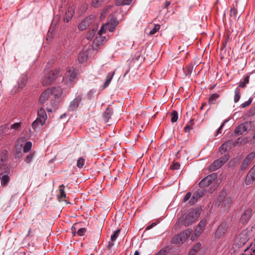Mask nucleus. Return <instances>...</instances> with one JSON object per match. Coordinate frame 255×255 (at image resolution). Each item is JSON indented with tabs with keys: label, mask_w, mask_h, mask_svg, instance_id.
Segmentation results:
<instances>
[{
	"label": "nucleus",
	"mask_w": 255,
	"mask_h": 255,
	"mask_svg": "<svg viewBox=\"0 0 255 255\" xmlns=\"http://www.w3.org/2000/svg\"><path fill=\"white\" fill-rule=\"evenodd\" d=\"M233 145V142L232 140H229L224 142L219 148V151L225 152L227 150L228 148H231V146Z\"/></svg>",
	"instance_id": "nucleus-28"
},
{
	"label": "nucleus",
	"mask_w": 255,
	"mask_h": 255,
	"mask_svg": "<svg viewBox=\"0 0 255 255\" xmlns=\"http://www.w3.org/2000/svg\"><path fill=\"white\" fill-rule=\"evenodd\" d=\"M192 230L188 229L175 236L173 239H188L192 233Z\"/></svg>",
	"instance_id": "nucleus-17"
},
{
	"label": "nucleus",
	"mask_w": 255,
	"mask_h": 255,
	"mask_svg": "<svg viewBox=\"0 0 255 255\" xmlns=\"http://www.w3.org/2000/svg\"><path fill=\"white\" fill-rule=\"evenodd\" d=\"M228 122L227 120H225L222 124L221 125V126L219 127V128L217 129L215 133V136H217L219 134L221 133L222 132V130L223 128L224 127L225 124L226 123Z\"/></svg>",
	"instance_id": "nucleus-53"
},
{
	"label": "nucleus",
	"mask_w": 255,
	"mask_h": 255,
	"mask_svg": "<svg viewBox=\"0 0 255 255\" xmlns=\"http://www.w3.org/2000/svg\"><path fill=\"white\" fill-rule=\"evenodd\" d=\"M51 96V92L50 89H47L44 91L40 95L39 102L40 104H44Z\"/></svg>",
	"instance_id": "nucleus-18"
},
{
	"label": "nucleus",
	"mask_w": 255,
	"mask_h": 255,
	"mask_svg": "<svg viewBox=\"0 0 255 255\" xmlns=\"http://www.w3.org/2000/svg\"><path fill=\"white\" fill-rule=\"evenodd\" d=\"M113 114L112 108H107L103 114V117L106 123H107Z\"/></svg>",
	"instance_id": "nucleus-26"
},
{
	"label": "nucleus",
	"mask_w": 255,
	"mask_h": 255,
	"mask_svg": "<svg viewBox=\"0 0 255 255\" xmlns=\"http://www.w3.org/2000/svg\"><path fill=\"white\" fill-rule=\"evenodd\" d=\"M249 78L250 77L249 75L245 76L244 78L243 81L240 83L239 87L241 88L245 87L246 85L249 82Z\"/></svg>",
	"instance_id": "nucleus-39"
},
{
	"label": "nucleus",
	"mask_w": 255,
	"mask_h": 255,
	"mask_svg": "<svg viewBox=\"0 0 255 255\" xmlns=\"http://www.w3.org/2000/svg\"><path fill=\"white\" fill-rule=\"evenodd\" d=\"M201 246V244L200 243H198L192 248V249L194 250L195 252L197 253L200 249Z\"/></svg>",
	"instance_id": "nucleus-57"
},
{
	"label": "nucleus",
	"mask_w": 255,
	"mask_h": 255,
	"mask_svg": "<svg viewBox=\"0 0 255 255\" xmlns=\"http://www.w3.org/2000/svg\"><path fill=\"white\" fill-rule=\"evenodd\" d=\"M85 159L83 157H80L77 160V166L79 168H80V169L82 168L85 165Z\"/></svg>",
	"instance_id": "nucleus-42"
},
{
	"label": "nucleus",
	"mask_w": 255,
	"mask_h": 255,
	"mask_svg": "<svg viewBox=\"0 0 255 255\" xmlns=\"http://www.w3.org/2000/svg\"><path fill=\"white\" fill-rule=\"evenodd\" d=\"M88 56L87 50H82L78 55V60L80 63H83L87 61Z\"/></svg>",
	"instance_id": "nucleus-25"
},
{
	"label": "nucleus",
	"mask_w": 255,
	"mask_h": 255,
	"mask_svg": "<svg viewBox=\"0 0 255 255\" xmlns=\"http://www.w3.org/2000/svg\"><path fill=\"white\" fill-rule=\"evenodd\" d=\"M233 202V198L227 197V192L222 191L220 192L215 202V206L221 207L223 210H228L231 207Z\"/></svg>",
	"instance_id": "nucleus-2"
},
{
	"label": "nucleus",
	"mask_w": 255,
	"mask_h": 255,
	"mask_svg": "<svg viewBox=\"0 0 255 255\" xmlns=\"http://www.w3.org/2000/svg\"><path fill=\"white\" fill-rule=\"evenodd\" d=\"M247 130V128L244 124H242L238 126L235 129V133L237 135H242Z\"/></svg>",
	"instance_id": "nucleus-27"
},
{
	"label": "nucleus",
	"mask_w": 255,
	"mask_h": 255,
	"mask_svg": "<svg viewBox=\"0 0 255 255\" xmlns=\"http://www.w3.org/2000/svg\"><path fill=\"white\" fill-rule=\"evenodd\" d=\"M255 181V164L250 170L246 176L245 183L246 185H250Z\"/></svg>",
	"instance_id": "nucleus-11"
},
{
	"label": "nucleus",
	"mask_w": 255,
	"mask_h": 255,
	"mask_svg": "<svg viewBox=\"0 0 255 255\" xmlns=\"http://www.w3.org/2000/svg\"><path fill=\"white\" fill-rule=\"evenodd\" d=\"M191 125H187L184 128V130L186 132H189L193 128L192 125L193 124V120H191L190 121Z\"/></svg>",
	"instance_id": "nucleus-47"
},
{
	"label": "nucleus",
	"mask_w": 255,
	"mask_h": 255,
	"mask_svg": "<svg viewBox=\"0 0 255 255\" xmlns=\"http://www.w3.org/2000/svg\"><path fill=\"white\" fill-rule=\"evenodd\" d=\"M115 74V72L109 73L107 76L106 80L103 86V89L107 88L110 84L113 77Z\"/></svg>",
	"instance_id": "nucleus-30"
},
{
	"label": "nucleus",
	"mask_w": 255,
	"mask_h": 255,
	"mask_svg": "<svg viewBox=\"0 0 255 255\" xmlns=\"http://www.w3.org/2000/svg\"><path fill=\"white\" fill-rule=\"evenodd\" d=\"M10 133V129L7 125H3L0 127V139Z\"/></svg>",
	"instance_id": "nucleus-21"
},
{
	"label": "nucleus",
	"mask_w": 255,
	"mask_h": 255,
	"mask_svg": "<svg viewBox=\"0 0 255 255\" xmlns=\"http://www.w3.org/2000/svg\"><path fill=\"white\" fill-rule=\"evenodd\" d=\"M245 243L241 242L240 240H238V242L234 243L233 246V249L234 250V252H238V250H241V251H246L248 248L244 247Z\"/></svg>",
	"instance_id": "nucleus-24"
},
{
	"label": "nucleus",
	"mask_w": 255,
	"mask_h": 255,
	"mask_svg": "<svg viewBox=\"0 0 255 255\" xmlns=\"http://www.w3.org/2000/svg\"><path fill=\"white\" fill-rule=\"evenodd\" d=\"M51 92V96L53 95L55 99H59L63 94V91L61 87H52L50 89Z\"/></svg>",
	"instance_id": "nucleus-22"
},
{
	"label": "nucleus",
	"mask_w": 255,
	"mask_h": 255,
	"mask_svg": "<svg viewBox=\"0 0 255 255\" xmlns=\"http://www.w3.org/2000/svg\"><path fill=\"white\" fill-rule=\"evenodd\" d=\"M160 25L158 24H154V27L149 32V35H152L159 31Z\"/></svg>",
	"instance_id": "nucleus-43"
},
{
	"label": "nucleus",
	"mask_w": 255,
	"mask_h": 255,
	"mask_svg": "<svg viewBox=\"0 0 255 255\" xmlns=\"http://www.w3.org/2000/svg\"><path fill=\"white\" fill-rule=\"evenodd\" d=\"M41 126V120L36 119L32 124V127L33 129H36L39 125Z\"/></svg>",
	"instance_id": "nucleus-45"
},
{
	"label": "nucleus",
	"mask_w": 255,
	"mask_h": 255,
	"mask_svg": "<svg viewBox=\"0 0 255 255\" xmlns=\"http://www.w3.org/2000/svg\"><path fill=\"white\" fill-rule=\"evenodd\" d=\"M220 97V95L217 93H214L211 95L208 99V104L210 105L215 104L216 100Z\"/></svg>",
	"instance_id": "nucleus-31"
},
{
	"label": "nucleus",
	"mask_w": 255,
	"mask_h": 255,
	"mask_svg": "<svg viewBox=\"0 0 255 255\" xmlns=\"http://www.w3.org/2000/svg\"><path fill=\"white\" fill-rule=\"evenodd\" d=\"M252 213V210L250 208L245 209L241 218V222L242 224L246 223L251 218Z\"/></svg>",
	"instance_id": "nucleus-15"
},
{
	"label": "nucleus",
	"mask_w": 255,
	"mask_h": 255,
	"mask_svg": "<svg viewBox=\"0 0 255 255\" xmlns=\"http://www.w3.org/2000/svg\"><path fill=\"white\" fill-rule=\"evenodd\" d=\"M74 13V8L72 6H66L64 8V12L63 15V20L65 22H68L72 19Z\"/></svg>",
	"instance_id": "nucleus-9"
},
{
	"label": "nucleus",
	"mask_w": 255,
	"mask_h": 255,
	"mask_svg": "<svg viewBox=\"0 0 255 255\" xmlns=\"http://www.w3.org/2000/svg\"><path fill=\"white\" fill-rule=\"evenodd\" d=\"M94 21V17L91 16L88 17L83 20L78 25V28L80 30H83L85 29L88 26H89Z\"/></svg>",
	"instance_id": "nucleus-13"
},
{
	"label": "nucleus",
	"mask_w": 255,
	"mask_h": 255,
	"mask_svg": "<svg viewBox=\"0 0 255 255\" xmlns=\"http://www.w3.org/2000/svg\"><path fill=\"white\" fill-rule=\"evenodd\" d=\"M204 195V191L202 189H199L197 191L195 192L190 200H189V203L191 205H193L195 204L197 201L202 197Z\"/></svg>",
	"instance_id": "nucleus-14"
},
{
	"label": "nucleus",
	"mask_w": 255,
	"mask_h": 255,
	"mask_svg": "<svg viewBox=\"0 0 255 255\" xmlns=\"http://www.w3.org/2000/svg\"><path fill=\"white\" fill-rule=\"evenodd\" d=\"M252 102V98H250L247 101H246L245 102L243 103L241 106L242 108H246L248 106H249Z\"/></svg>",
	"instance_id": "nucleus-56"
},
{
	"label": "nucleus",
	"mask_w": 255,
	"mask_h": 255,
	"mask_svg": "<svg viewBox=\"0 0 255 255\" xmlns=\"http://www.w3.org/2000/svg\"><path fill=\"white\" fill-rule=\"evenodd\" d=\"M182 241V240H180V241H178V240H172V242L170 245L165 246L164 248L161 249L155 255H167L169 251L173 249L174 246H173V244H182L183 242Z\"/></svg>",
	"instance_id": "nucleus-10"
},
{
	"label": "nucleus",
	"mask_w": 255,
	"mask_h": 255,
	"mask_svg": "<svg viewBox=\"0 0 255 255\" xmlns=\"http://www.w3.org/2000/svg\"><path fill=\"white\" fill-rule=\"evenodd\" d=\"M82 98L83 97L82 95H78L76 96L75 99L70 102L68 110L69 111H74L76 110L78 108L80 103L82 101Z\"/></svg>",
	"instance_id": "nucleus-12"
},
{
	"label": "nucleus",
	"mask_w": 255,
	"mask_h": 255,
	"mask_svg": "<svg viewBox=\"0 0 255 255\" xmlns=\"http://www.w3.org/2000/svg\"><path fill=\"white\" fill-rule=\"evenodd\" d=\"M27 79L25 77H22L18 80L17 85L18 89L21 91L26 84Z\"/></svg>",
	"instance_id": "nucleus-32"
},
{
	"label": "nucleus",
	"mask_w": 255,
	"mask_h": 255,
	"mask_svg": "<svg viewBox=\"0 0 255 255\" xmlns=\"http://www.w3.org/2000/svg\"><path fill=\"white\" fill-rule=\"evenodd\" d=\"M21 127V124L20 123H15L10 126L9 127L10 131L11 130H18Z\"/></svg>",
	"instance_id": "nucleus-46"
},
{
	"label": "nucleus",
	"mask_w": 255,
	"mask_h": 255,
	"mask_svg": "<svg viewBox=\"0 0 255 255\" xmlns=\"http://www.w3.org/2000/svg\"><path fill=\"white\" fill-rule=\"evenodd\" d=\"M4 163L3 161H1V159H0V168L3 166H4Z\"/></svg>",
	"instance_id": "nucleus-63"
},
{
	"label": "nucleus",
	"mask_w": 255,
	"mask_h": 255,
	"mask_svg": "<svg viewBox=\"0 0 255 255\" xmlns=\"http://www.w3.org/2000/svg\"><path fill=\"white\" fill-rule=\"evenodd\" d=\"M228 228V224L226 221L221 223L215 232V238L217 239L223 238L225 233L227 232Z\"/></svg>",
	"instance_id": "nucleus-8"
},
{
	"label": "nucleus",
	"mask_w": 255,
	"mask_h": 255,
	"mask_svg": "<svg viewBox=\"0 0 255 255\" xmlns=\"http://www.w3.org/2000/svg\"><path fill=\"white\" fill-rule=\"evenodd\" d=\"M200 213L199 210L191 209L181 221V224L185 226H188L196 222L199 217Z\"/></svg>",
	"instance_id": "nucleus-3"
},
{
	"label": "nucleus",
	"mask_w": 255,
	"mask_h": 255,
	"mask_svg": "<svg viewBox=\"0 0 255 255\" xmlns=\"http://www.w3.org/2000/svg\"><path fill=\"white\" fill-rule=\"evenodd\" d=\"M180 167V164L179 162H173V164L170 166V168L172 170H177Z\"/></svg>",
	"instance_id": "nucleus-51"
},
{
	"label": "nucleus",
	"mask_w": 255,
	"mask_h": 255,
	"mask_svg": "<svg viewBox=\"0 0 255 255\" xmlns=\"http://www.w3.org/2000/svg\"><path fill=\"white\" fill-rule=\"evenodd\" d=\"M170 4V2H168V1H166L165 3V6H164V7L165 8H166L167 7V6L169 5Z\"/></svg>",
	"instance_id": "nucleus-64"
},
{
	"label": "nucleus",
	"mask_w": 255,
	"mask_h": 255,
	"mask_svg": "<svg viewBox=\"0 0 255 255\" xmlns=\"http://www.w3.org/2000/svg\"><path fill=\"white\" fill-rule=\"evenodd\" d=\"M238 10L234 7H231L230 10V17L231 21H236L238 19L237 18Z\"/></svg>",
	"instance_id": "nucleus-29"
},
{
	"label": "nucleus",
	"mask_w": 255,
	"mask_h": 255,
	"mask_svg": "<svg viewBox=\"0 0 255 255\" xmlns=\"http://www.w3.org/2000/svg\"><path fill=\"white\" fill-rule=\"evenodd\" d=\"M121 232L120 229H118L116 231L114 232L113 234H112L111 236V239H117V238L118 237L119 235Z\"/></svg>",
	"instance_id": "nucleus-54"
},
{
	"label": "nucleus",
	"mask_w": 255,
	"mask_h": 255,
	"mask_svg": "<svg viewBox=\"0 0 255 255\" xmlns=\"http://www.w3.org/2000/svg\"><path fill=\"white\" fill-rule=\"evenodd\" d=\"M77 73L74 69H69L65 73V77L70 82H73L76 79Z\"/></svg>",
	"instance_id": "nucleus-20"
},
{
	"label": "nucleus",
	"mask_w": 255,
	"mask_h": 255,
	"mask_svg": "<svg viewBox=\"0 0 255 255\" xmlns=\"http://www.w3.org/2000/svg\"><path fill=\"white\" fill-rule=\"evenodd\" d=\"M228 39H226L225 40V41L223 43V47H222V49L225 48L227 44V42H228Z\"/></svg>",
	"instance_id": "nucleus-62"
},
{
	"label": "nucleus",
	"mask_w": 255,
	"mask_h": 255,
	"mask_svg": "<svg viewBox=\"0 0 255 255\" xmlns=\"http://www.w3.org/2000/svg\"><path fill=\"white\" fill-rule=\"evenodd\" d=\"M47 118V114L43 108H41L38 110L37 119L41 120V126H42L45 124Z\"/></svg>",
	"instance_id": "nucleus-16"
},
{
	"label": "nucleus",
	"mask_w": 255,
	"mask_h": 255,
	"mask_svg": "<svg viewBox=\"0 0 255 255\" xmlns=\"http://www.w3.org/2000/svg\"><path fill=\"white\" fill-rule=\"evenodd\" d=\"M8 158V151L6 149H2L0 153V159L5 162Z\"/></svg>",
	"instance_id": "nucleus-37"
},
{
	"label": "nucleus",
	"mask_w": 255,
	"mask_h": 255,
	"mask_svg": "<svg viewBox=\"0 0 255 255\" xmlns=\"http://www.w3.org/2000/svg\"><path fill=\"white\" fill-rule=\"evenodd\" d=\"M15 156L17 158H20L22 157V153L21 152L20 148H16L15 150Z\"/></svg>",
	"instance_id": "nucleus-50"
},
{
	"label": "nucleus",
	"mask_w": 255,
	"mask_h": 255,
	"mask_svg": "<svg viewBox=\"0 0 255 255\" xmlns=\"http://www.w3.org/2000/svg\"><path fill=\"white\" fill-rule=\"evenodd\" d=\"M191 193L190 192H188L186 193V194L183 197V199L182 200V202H186L190 198H191Z\"/></svg>",
	"instance_id": "nucleus-55"
},
{
	"label": "nucleus",
	"mask_w": 255,
	"mask_h": 255,
	"mask_svg": "<svg viewBox=\"0 0 255 255\" xmlns=\"http://www.w3.org/2000/svg\"><path fill=\"white\" fill-rule=\"evenodd\" d=\"M86 232V229L84 228H82L78 230L77 232L76 233H75L74 236H75L76 234L79 236H83Z\"/></svg>",
	"instance_id": "nucleus-48"
},
{
	"label": "nucleus",
	"mask_w": 255,
	"mask_h": 255,
	"mask_svg": "<svg viewBox=\"0 0 255 255\" xmlns=\"http://www.w3.org/2000/svg\"><path fill=\"white\" fill-rule=\"evenodd\" d=\"M156 225H157V223H155V222L152 223L151 224H150V225H148L146 227L145 230L146 231L149 230L151 229V228H152L153 227H154V226H155Z\"/></svg>",
	"instance_id": "nucleus-58"
},
{
	"label": "nucleus",
	"mask_w": 255,
	"mask_h": 255,
	"mask_svg": "<svg viewBox=\"0 0 255 255\" xmlns=\"http://www.w3.org/2000/svg\"><path fill=\"white\" fill-rule=\"evenodd\" d=\"M33 156H34L33 153H31L28 154L26 156L25 159H24L25 162H26L27 163H29V162H30L32 159L33 157Z\"/></svg>",
	"instance_id": "nucleus-52"
},
{
	"label": "nucleus",
	"mask_w": 255,
	"mask_h": 255,
	"mask_svg": "<svg viewBox=\"0 0 255 255\" xmlns=\"http://www.w3.org/2000/svg\"><path fill=\"white\" fill-rule=\"evenodd\" d=\"M250 248L251 250H252L253 252H255V243L254 244V245H253V244H252L251 245V246H250Z\"/></svg>",
	"instance_id": "nucleus-60"
},
{
	"label": "nucleus",
	"mask_w": 255,
	"mask_h": 255,
	"mask_svg": "<svg viewBox=\"0 0 255 255\" xmlns=\"http://www.w3.org/2000/svg\"><path fill=\"white\" fill-rule=\"evenodd\" d=\"M132 0H116L115 3L117 6L129 5Z\"/></svg>",
	"instance_id": "nucleus-36"
},
{
	"label": "nucleus",
	"mask_w": 255,
	"mask_h": 255,
	"mask_svg": "<svg viewBox=\"0 0 255 255\" xmlns=\"http://www.w3.org/2000/svg\"><path fill=\"white\" fill-rule=\"evenodd\" d=\"M217 178V173H214L203 178L199 183V186L205 187L209 186Z\"/></svg>",
	"instance_id": "nucleus-7"
},
{
	"label": "nucleus",
	"mask_w": 255,
	"mask_h": 255,
	"mask_svg": "<svg viewBox=\"0 0 255 255\" xmlns=\"http://www.w3.org/2000/svg\"><path fill=\"white\" fill-rule=\"evenodd\" d=\"M197 253L195 252V251L193 249H191L188 255H195Z\"/></svg>",
	"instance_id": "nucleus-61"
},
{
	"label": "nucleus",
	"mask_w": 255,
	"mask_h": 255,
	"mask_svg": "<svg viewBox=\"0 0 255 255\" xmlns=\"http://www.w3.org/2000/svg\"><path fill=\"white\" fill-rule=\"evenodd\" d=\"M114 240H110L108 242V245L107 247L109 249H110L114 245Z\"/></svg>",
	"instance_id": "nucleus-59"
},
{
	"label": "nucleus",
	"mask_w": 255,
	"mask_h": 255,
	"mask_svg": "<svg viewBox=\"0 0 255 255\" xmlns=\"http://www.w3.org/2000/svg\"><path fill=\"white\" fill-rule=\"evenodd\" d=\"M206 223V221L205 220H202L200 222L194 231L195 236L198 237L199 235L203 232Z\"/></svg>",
	"instance_id": "nucleus-23"
},
{
	"label": "nucleus",
	"mask_w": 255,
	"mask_h": 255,
	"mask_svg": "<svg viewBox=\"0 0 255 255\" xmlns=\"http://www.w3.org/2000/svg\"><path fill=\"white\" fill-rule=\"evenodd\" d=\"M194 69V65L192 64H190L187 65L184 70V73L186 76H190L192 73Z\"/></svg>",
	"instance_id": "nucleus-34"
},
{
	"label": "nucleus",
	"mask_w": 255,
	"mask_h": 255,
	"mask_svg": "<svg viewBox=\"0 0 255 255\" xmlns=\"http://www.w3.org/2000/svg\"><path fill=\"white\" fill-rule=\"evenodd\" d=\"M118 24L119 21L117 18H114L111 19V21L103 25L98 32L95 40L98 42H101L102 43L105 40H106L105 37L101 36L103 33L105 32L107 30L111 32H113L115 30L116 27Z\"/></svg>",
	"instance_id": "nucleus-1"
},
{
	"label": "nucleus",
	"mask_w": 255,
	"mask_h": 255,
	"mask_svg": "<svg viewBox=\"0 0 255 255\" xmlns=\"http://www.w3.org/2000/svg\"><path fill=\"white\" fill-rule=\"evenodd\" d=\"M250 232L248 230H244L241 233L239 239H249L250 237L249 234Z\"/></svg>",
	"instance_id": "nucleus-35"
},
{
	"label": "nucleus",
	"mask_w": 255,
	"mask_h": 255,
	"mask_svg": "<svg viewBox=\"0 0 255 255\" xmlns=\"http://www.w3.org/2000/svg\"><path fill=\"white\" fill-rule=\"evenodd\" d=\"M171 121L172 123H175L177 122L178 118V113L177 111H173L171 114Z\"/></svg>",
	"instance_id": "nucleus-44"
},
{
	"label": "nucleus",
	"mask_w": 255,
	"mask_h": 255,
	"mask_svg": "<svg viewBox=\"0 0 255 255\" xmlns=\"http://www.w3.org/2000/svg\"><path fill=\"white\" fill-rule=\"evenodd\" d=\"M58 76V70H52L43 77L42 84L43 86H46L51 85Z\"/></svg>",
	"instance_id": "nucleus-4"
},
{
	"label": "nucleus",
	"mask_w": 255,
	"mask_h": 255,
	"mask_svg": "<svg viewBox=\"0 0 255 255\" xmlns=\"http://www.w3.org/2000/svg\"><path fill=\"white\" fill-rule=\"evenodd\" d=\"M65 186L63 185H61L59 186V192L60 195L58 196V198L63 199L66 198V194L64 191Z\"/></svg>",
	"instance_id": "nucleus-38"
},
{
	"label": "nucleus",
	"mask_w": 255,
	"mask_h": 255,
	"mask_svg": "<svg viewBox=\"0 0 255 255\" xmlns=\"http://www.w3.org/2000/svg\"><path fill=\"white\" fill-rule=\"evenodd\" d=\"M32 147V142L31 141H27L23 146V152L26 153L29 152Z\"/></svg>",
	"instance_id": "nucleus-41"
},
{
	"label": "nucleus",
	"mask_w": 255,
	"mask_h": 255,
	"mask_svg": "<svg viewBox=\"0 0 255 255\" xmlns=\"http://www.w3.org/2000/svg\"><path fill=\"white\" fill-rule=\"evenodd\" d=\"M241 97V91L239 88H237L235 91L234 102L237 103Z\"/></svg>",
	"instance_id": "nucleus-40"
},
{
	"label": "nucleus",
	"mask_w": 255,
	"mask_h": 255,
	"mask_svg": "<svg viewBox=\"0 0 255 255\" xmlns=\"http://www.w3.org/2000/svg\"><path fill=\"white\" fill-rule=\"evenodd\" d=\"M102 3V0H92V5L95 7H99Z\"/></svg>",
	"instance_id": "nucleus-49"
},
{
	"label": "nucleus",
	"mask_w": 255,
	"mask_h": 255,
	"mask_svg": "<svg viewBox=\"0 0 255 255\" xmlns=\"http://www.w3.org/2000/svg\"><path fill=\"white\" fill-rule=\"evenodd\" d=\"M97 29V26H94L91 30H89L87 35V38L88 40H92L96 34Z\"/></svg>",
	"instance_id": "nucleus-33"
},
{
	"label": "nucleus",
	"mask_w": 255,
	"mask_h": 255,
	"mask_svg": "<svg viewBox=\"0 0 255 255\" xmlns=\"http://www.w3.org/2000/svg\"><path fill=\"white\" fill-rule=\"evenodd\" d=\"M5 172L7 174H5L0 177L1 184L3 186H6L9 182L10 178L7 173L9 172V168L8 166L4 167Z\"/></svg>",
	"instance_id": "nucleus-19"
},
{
	"label": "nucleus",
	"mask_w": 255,
	"mask_h": 255,
	"mask_svg": "<svg viewBox=\"0 0 255 255\" xmlns=\"http://www.w3.org/2000/svg\"><path fill=\"white\" fill-rule=\"evenodd\" d=\"M229 158V154H225L220 158L215 160L210 166V169L215 171L224 165Z\"/></svg>",
	"instance_id": "nucleus-5"
},
{
	"label": "nucleus",
	"mask_w": 255,
	"mask_h": 255,
	"mask_svg": "<svg viewBox=\"0 0 255 255\" xmlns=\"http://www.w3.org/2000/svg\"><path fill=\"white\" fill-rule=\"evenodd\" d=\"M255 157V152H251L249 154H248L242 162L240 167V170L242 171L246 170L253 162Z\"/></svg>",
	"instance_id": "nucleus-6"
}]
</instances>
